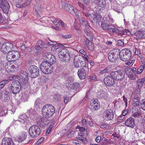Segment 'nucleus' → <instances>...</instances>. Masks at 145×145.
<instances>
[{
	"instance_id": "f257e3e1",
	"label": "nucleus",
	"mask_w": 145,
	"mask_h": 145,
	"mask_svg": "<svg viewBox=\"0 0 145 145\" xmlns=\"http://www.w3.org/2000/svg\"><path fill=\"white\" fill-rule=\"evenodd\" d=\"M56 62V60L54 56L49 59H46V61H43L40 64L41 71L45 74L51 73L55 68L54 64Z\"/></svg>"
},
{
	"instance_id": "f03ea898",
	"label": "nucleus",
	"mask_w": 145,
	"mask_h": 145,
	"mask_svg": "<svg viewBox=\"0 0 145 145\" xmlns=\"http://www.w3.org/2000/svg\"><path fill=\"white\" fill-rule=\"evenodd\" d=\"M55 113L54 107L52 105H45L42 109V115L46 118H48L52 116Z\"/></svg>"
},
{
	"instance_id": "7ed1b4c3",
	"label": "nucleus",
	"mask_w": 145,
	"mask_h": 145,
	"mask_svg": "<svg viewBox=\"0 0 145 145\" xmlns=\"http://www.w3.org/2000/svg\"><path fill=\"white\" fill-rule=\"evenodd\" d=\"M58 54L60 60L63 62H67L70 59V52L66 48L59 49Z\"/></svg>"
},
{
	"instance_id": "20e7f679",
	"label": "nucleus",
	"mask_w": 145,
	"mask_h": 145,
	"mask_svg": "<svg viewBox=\"0 0 145 145\" xmlns=\"http://www.w3.org/2000/svg\"><path fill=\"white\" fill-rule=\"evenodd\" d=\"M119 55L120 56V50L117 48L113 49L108 53V59L110 62L116 64V62L119 59Z\"/></svg>"
},
{
	"instance_id": "39448f33",
	"label": "nucleus",
	"mask_w": 145,
	"mask_h": 145,
	"mask_svg": "<svg viewBox=\"0 0 145 145\" xmlns=\"http://www.w3.org/2000/svg\"><path fill=\"white\" fill-rule=\"evenodd\" d=\"M28 132L30 137L33 138L39 136L41 133V130L37 125H35L31 126L29 127Z\"/></svg>"
},
{
	"instance_id": "423d86ee",
	"label": "nucleus",
	"mask_w": 145,
	"mask_h": 145,
	"mask_svg": "<svg viewBox=\"0 0 145 145\" xmlns=\"http://www.w3.org/2000/svg\"><path fill=\"white\" fill-rule=\"evenodd\" d=\"M108 31L110 34L115 33L123 37H125L124 36L126 35H131V33L129 30L125 29L123 30H119L114 27V26L112 25H112H110V27L109 28Z\"/></svg>"
},
{
	"instance_id": "0eeeda50",
	"label": "nucleus",
	"mask_w": 145,
	"mask_h": 145,
	"mask_svg": "<svg viewBox=\"0 0 145 145\" xmlns=\"http://www.w3.org/2000/svg\"><path fill=\"white\" fill-rule=\"evenodd\" d=\"M132 57L131 52L128 48H125L120 51V58L124 61H129Z\"/></svg>"
},
{
	"instance_id": "6e6552de",
	"label": "nucleus",
	"mask_w": 145,
	"mask_h": 145,
	"mask_svg": "<svg viewBox=\"0 0 145 145\" xmlns=\"http://www.w3.org/2000/svg\"><path fill=\"white\" fill-rule=\"evenodd\" d=\"M110 75L113 77L115 80L120 81H122L124 78L125 73L123 70H119L111 72Z\"/></svg>"
},
{
	"instance_id": "1a4fd4ad",
	"label": "nucleus",
	"mask_w": 145,
	"mask_h": 145,
	"mask_svg": "<svg viewBox=\"0 0 145 145\" xmlns=\"http://www.w3.org/2000/svg\"><path fill=\"white\" fill-rule=\"evenodd\" d=\"M27 74L31 78H35L39 75V71L38 68L35 65L30 66L28 69Z\"/></svg>"
},
{
	"instance_id": "9d476101",
	"label": "nucleus",
	"mask_w": 145,
	"mask_h": 145,
	"mask_svg": "<svg viewBox=\"0 0 145 145\" xmlns=\"http://www.w3.org/2000/svg\"><path fill=\"white\" fill-rule=\"evenodd\" d=\"M20 56V54L18 51L11 50L10 52L7 54V59L9 61L17 60Z\"/></svg>"
},
{
	"instance_id": "9b49d317",
	"label": "nucleus",
	"mask_w": 145,
	"mask_h": 145,
	"mask_svg": "<svg viewBox=\"0 0 145 145\" xmlns=\"http://www.w3.org/2000/svg\"><path fill=\"white\" fill-rule=\"evenodd\" d=\"M18 81L20 84H25L28 80V75L27 72L25 71H21L20 76H18Z\"/></svg>"
},
{
	"instance_id": "f8f14e48",
	"label": "nucleus",
	"mask_w": 145,
	"mask_h": 145,
	"mask_svg": "<svg viewBox=\"0 0 145 145\" xmlns=\"http://www.w3.org/2000/svg\"><path fill=\"white\" fill-rule=\"evenodd\" d=\"M0 8L3 11V13L8 16V12L10 6L8 2L6 0H2L0 2Z\"/></svg>"
},
{
	"instance_id": "ddd939ff",
	"label": "nucleus",
	"mask_w": 145,
	"mask_h": 145,
	"mask_svg": "<svg viewBox=\"0 0 145 145\" xmlns=\"http://www.w3.org/2000/svg\"><path fill=\"white\" fill-rule=\"evenodd\" d=\"M35 121L39 127L43 128L46 126L48 124L47 121L45 118L41 116H38L35 119Z\"/></svg>"
},
{
	"instance_id": "4468645a",
	"label": "nucleus",
	"mask_w": 145,
	"mask_h": 145,
	"mask_svg": "<svg viewBox=\"0 0 145 145\" xmlns=\"http://www.w3.org/2000/svg\"><path fill=\"white\" fill-rule=\"evenodd\" d=\"M13 45L9 42H6L3 43L1 46V51L4 54L8 53L12 50Z\"/></svg>"
},
{
	"instance_id": "2eb2a0df",
	"label": "nucleus",
	"mask_w": 145,
	"mask_h": 145,
	"mask_svg": "<svg viewBox=\"0 0 145 145\" xmlns=\"http://www.w3.org/2000/svg\"><path fill=\"white\" fill-rule=\"evenodd\" d=\"M115 79L110 75L107 76L103 79L105 86L109 87H114L115 84Z\"/></svg>"
},
{
	"instance_id": "dca6fc26",
	"label": "nucleus",
	"mask_w": 145,
	"mask_h": 145,
	"mask_svg": "<svg viewBox=\"0 0 145 145\" xmlns=\"http://www.w3.org/2000/svg\"><path fill=\"white\" fill-rule=\"evenodd\" d=\"M114 116L113 111L112 109L105 110L103 113V118L107 121L112 120Z\"/></svg>"
},
{
	"instance_id": "f3484780",
	"label": "nucleus",
	"mask_w": 145,
	"mask_h": 145,
	"mask_svg": "<svg viewBox=\"0 0 145 145\" xmlns=\"http://www.w3.org/2000/svg\"><path fill=\"white\" fill-rule=\"evenodd\" d=\"M83 44L85 48L91 51H93L94 49L95 45L89 40L86 38L83 41Z\"/></svg>"
},
{
	"instance_id": "a211bd4d",
	"label": "nucleus",
	"mask_w": 145,
	"mask_h": 145,
	"mask_svg": "<svg viewBox=\"0 0 145 145\" xmlns=\"http://www.w3.org/2000/svg\"><path fill=\"white\" fill-rule=\"evenodd\" d=\"M27 136V133L23 131L18 136L14 137V139L15 141L19 142H22L26 139Z\"/></svg>"
},
{
	"instance_id": "6ab92c4d",
	"label": "nucleus",
	"mask_w": 145,
	"mask_h": 145,
	"mask_svg": "<svg viewBox=\"0 0 145 145\" xmlns=\"http://www.w3.org/2000/svg\"><path fill=\"white\" fill-rule=\"evenodd\" d=\"M90 105L91 108L93 110H98L100 107V105L98 100L97 99H93L90 102Z\"/></svg>"
},
{
	"instance_id": "aec40b11",
	"label": "nucleus",
	"mask_w": 145,
	"mask_h": 145,
	"mask_svg": "<svg viewBox=\"0 0 145 145\" xmlns=\"http://www.w3.org/2000/svg\"><path fill=\"white\" fill-rule=\"evenodd\" d=\"M47 48V43L44 42L41 40H39L37 42V45L35 46V48L38 50H41L43 48Z\"/></svg>"
},
{
	"instance_id": "412c9836",
	"label": "nucleus",
	"mask_w": 145,
	"mask_h": 145,
	"mask_svg": "<svg viewBox=\"0 0 145 145\" xmlns=\"http://www.w3.org/2000/svg\"><path fill=\"white\" fill-rule=\"evenodd\" d=\"M125 124L128 127L133 128L135 126L134 119L131 117H130L126 120Z\"/></svg>"
},
{
	"instance_id": "4be33fe9",
	"label": "nucleus",
	"mask_w": 145,
	"mask_h": 145,
	"mask_svg": "<svg viewBox=\"0 0 145 145\" xmlns=\"http://www.w3.org/2000/svg\"><path fill=\"white\" fill-rule=\"evenodd\" d=\"M86 69L82 68L78 70V75L79 78L81 79H84L86 77Z\"/></svg>"
},
{
	"instance_id": "5701e85b",
	"label": "nucleus",
	"mask_w": 145,
	"mask_h": 145,
	"mask_svg": "<svg viewBox=\"0 0 145 145\" xmlns=\"http://www.w3.org/2000/svg\"><path fill=\"white\" fill-rule=\"evenodd\" d=\"M106 6L103 2H100L99 3L97 4L95 7L96 11L97 12L101 13L105 9Z\"/></svg>"
},
{
	"instance_id": "b1692460",
	"label": "nucleus",
	"mask_w": 145,
	"mask_h": 145,
	"mask_svg": "<svg viewBox=\"0 0 145 145\" xmlns=\"http://www.w3.org/2000/svg\"><path fill=\"white\" fill-rule=\"evenodd\" d=\"M2 145H14V143L11 138H4L2 140Z\"/></svg>"
},
{
	"instance_id": "393cba45",
	"label": "nucleus",
	"mask_w": 145,
	"mask_h": 145,
	"mask_svg": "<svg viewBox=\"0 0 145 145\" xmlns=\"http://www.w3.org/2000/svg\"><path fill=\"white\" fill-rule=\"evenodd\" d=\"M63 8L65 10L68 11L71 14H72L73 11V7L70 5L64 3L63 5Z\"/></svg>"
},
{
	"instance_id": "a878e982",
	"label": "nucleus",
	"mask_w": 145,
	"mask_h": 145,
	"mask_svg": "<svg viewBox=\"0 0 145 145\" xmlns=\"http://www.w3.org/2000/svg\"><path fill=\"white\" fill-rule=\"evenodd\" d=\"M81 57H76L74 58V64L75 67L76 68H80V63H81Z\"/></svg>"
},
{
	"instance_id": "bb28decb",
	"label": "nucleus",
	"mask_w": 145,
	"mask_h": 145,
	"mask_svg": "<svg viewBox=\"0 0 145 145\" xmlns=\"http://www.w3.org/2000/svg\"><path fill=\"white\" fill-rule=\"evenodd\" d=\"M135 35L139 38H145V29L143 30L138 31L134 33Z\"/></svg>"
},
{
	"instance_id": "cd10ccee",
	"label": "nucleus",
	"mask_w": 145,
	"mask_h": 145,
	"mask_svg": "<svg viewBox=\"0 0 145 145\" xmlns=\"http://www.w3.org/2000/svg\"><path fill=\"white\" fill-rule=\"evenodd\" d=\"M28 44H30L29 42H24L21 46H20V49L22 50H24L27 48V50H28V51L30 52L31 51V48H29V46H28Z\"/></svg>"
},
{
	"instance_id": "c85d7f7f",
	"label": "nucleus",
	"mask_w": 145,
	"mask_h": 145,
	"mask_svg": "<svg viewBox=\"0 0 145 145\" xmlns=\"http://www.w3.org/2000/svg\"><path fill=\"white\" fill-rule=\"evenodd\" d=\"M112 9L116 12L120 13L122 12V8L120 5L115 4L112 7Z\"/></svg>"
},
{
	"instance_id": "c756f323",
	"label": "nucleus",
	"mask_w": 145,
	"mask_h": 145,
	"mask_svg": "<svg viewBox=\"0 0 145 145\" xmlns=\"http://www.w3.org/2000/svg\"><path fill=\"white\" fill-rule=\"evenodd\" d=\"M132 112L133 116L135 117H138L141 115L138 109L136 107L133 108Z\"/></svg>"
},
{
	"instance_id": "7c9ffc66",
	"label": "nucleus",
	"mask_w": 145,
	"mask_h": 145,
	"mask_svg": "<svg viewBox=\"0 0 145 145\" xmlns=\"http://www.w3.org/2000/svg\"><path fill=\"white\" fill-rule=\"evenodd\" d=\"M20 88H17L14 87L10 86V91L14 94H16L18 93L21 90Z\"/></svg>"
},
{
	"instance_id": "2f4dec72",
	"label": "nucleus",
	"mask_w": 145,
	"mask_h": 145,
	"mask_svg": "<svg viewBox=\"0 0 145 145\" xmlns=\"http://www.w3.org/2000/svg\"><path fill=\"white\" fill-rule=\"evenodd\" d=\"M106 22V21L105 20L104 21L102 22L101 25L103 29L105 30H108L109 28L110 27V25Z\"/></svg>"
},
{
	"instance_id": "473e14b6",
	"label": "nucleus",
	"mask_w": 145,
	"mask_h": 145,
	"mask_svg": "<svg viewBox=\"0 0 145 145\" xmlns=\"http://www.w3.org/2000/svg\"><path fill=\"white\" fill-rule=\"evenodd\" d=\"M9 94V92L6 90H5L3 91L2 93V98L3 99L4 101L6 102L9 99L8 94Z\"/></svg>"
},
{
	"instance_id": "72a5a7b5",
	"label": "nucleus",
	"mask_w": 145,
	"mask_h": 145,
	"mask_svg": "<svg viewBox=\"0 0 145 145\" xmlns=\"http://www.w3.org/2000/svg\"><path fill=\"white\" fill-rule=\"evenodd\" d=\"M14 87H16L18 88L21 89V84L18 81V80H15L13 81L11 84V86Z\"/></svg>"
},
{
	"instance_id": "f704fd0d",
	"label": "nucleus",
	"mask_w": 145,
	"mask_h": 145,
	"mask_svg": "<svg viewBox=\"0 0 145 145\" xmlns=\"http://www.w3.org/2000/svg\"><path fill=\"white\" fill-rule=\"evenodd\" d=\"M81 63H80V68L82 67L85 69H87L86 67V60L84 59H83V58L81 57Z\"/></svg>"
},
{
	"instance_id": "c9c22d12",
	"label": "nucleus",
	"mask_w": 145,
	"mask_h": 145,
	"mask_svg": "<svg viewBox=\"0 0 145 145\" xmlns=\"http://www.w3.org/2000/svg\"><path fill=\"white\" fill-rule=\"evenodd\" d=\"M9 82V80H3L0 81V89L3 88L5 85L7 84Z\"/></svg>"
},
{
	"instance_id": "e433bc0d",
	"label": "nucleus",
	"mask_w": 145,
	"mask_h": 145,
	"mask_svg": "<svg viewBox=\"0 0 145 145\" xmlns=\"http://www.w3.org/2000/svg\"><path fill=\"white\" fill-rule=\"evenodd\" d=\"M26 116L24 114L20 116L18 120L22 123H24L26 121Z\"/></svg>"
},
{
	"instance_id": "4c0bfd02",
	"label": "nucleus",
	"mask_w": 145,
	"mask_h": 145,
	"mask_svg": "<svg viewBox=\"0 0 145 145\" xmlns=\"http://www.w3.org/2000/svg\"><path fill=\"white\" fill-rule=\"evenodd\" d=\"M131 71V69L130 67H126L125 69V73L128 76H129V75L133 74Z\"/></svg>"
},
{
	"instance_id": "58836bf2",
	"label": "nucleus",
	"mask_w": 145,
	"mask_h": 145,
	"mask_svg": "<svg viewBox=\"0 0 145 145\" xmlns=\"http://www.w3.org/2000/svg\"><path fill=\"white\" fill-rule=\"evenodd\" d=\"M81 24L85 26H89V24L88 23L87 21L84 20L82 18H81L79 20Z\"/></svg>"
},
{
	"instance_id": "ea45409f",
	"label": "nucleus",
	"mask_w": 145,
	"mask_h": 145,
	"mask_svg": "<svg viewBox=\"0 0 145 145\" xmlns=\"http://www.w3.org/2000/svg\"><path fill=\"white\" fill-rule=\"evenodd\" d=\"M53 98L54 99H56L57 102H59L61 98V96L58 93H55L54 95Z\"/></svg>"
},
{
	"instance_id": "a19ab883",
	"label": "nucleus",
	"mask_w": 145,
	"mask_h": 145,
	"mask_svg": "<svg viewBox=\"0 0 145 145\" xmlns=\"http://www.w3.org/2000/svg\"><path fill=\"white\" fill-rule=\"evenodd\" d=\"M71 87H71V88H72L73 89H75V90H76L80 87V85L79 83L77 82H74L72 84Z\"/></svg>"
},
{
	"instance_id": "79ce46f5",
	"label": "nucleus",
	"mask_w": 145,
	"mask_h": 145,
	"mask_svg": "<svg viewBox=\"0 0 145 145\" xmlns=\"http://www.w3.org/2000/svg\"><path fill=\"white\" fill-rule=\"evenodd\" d=\"M144 69V67L143 66V65H142L138 69L136 72L137 74H140L142 72Z\"/></svg>"
},
{
	"instance_id": "37998d69",
	"label": "nucleus",
	"mask_w": 145,
	"mask_h": 145,
	"mask_svg": "<svg viewBox=\"0 0 145 145\" xmlns=\"http://www.w3.org/2000/svg\"><path fill=\"white\" fill-rule=\"evenodd\" d=\"M82 13L83 15L85 16L87 18H88L90 17L91 14L89 13V11L86 10H84L82 11Z\"/></svg>"
},
{
	"instance_id": "c03bdc74",
	"label": "nucleus",
	"mask_w": 145,
	"mask_h": 145,
	"mask_svg": "<svg viewBox=\"0 0 145 145\" xmlns=\"http://www.w3.org/2000/svg\"><path fill=\"white\" fill-rule=\"evenodd\" d=\"M140 104L141 108L143 110H145V99L140 101Z\"/></svg>"
},
{
	"instance_id": "a18cd8bd",
	"label": "nucleus",
	"mask_w": 145,
	"mask_h": 145,
	"mask_svg": "<svg viewBox=\"0 0 145 145\" xmlns=\"http://www.w3.org/2000/svg\"><path fill=\"white\" fill-rule=\"evenodd\" d=\"M77 138L78 140H80L84 143H86L88 142V140L85 137H77Z\"/></svg>"
},
{
	"instance_id": "49530a36",
	"label": "nucleus",
	"mask_w": 145,
	"mask_h": 145,
	"mask_svg": "<svg viewBox=\"0 0 145 145\" xmlns=\"http://www.w3.org/2000/svg\"><path fill=\"white\" fill-rule=\"evenodd\" d=\"M143 82L142 79H140L138 80L137 82V84L138 85V86L141 87L143 85Z\"/></svg>"
},
{
	"instance_id": "de8ad7c7",
	"label": "nucleus",
	"mask_w": 145,
	"mask_h": 145,
	"mask_svg": "<svg viewBox=\"0 0 145 145\" xmlns=\"http://www.w3.org/2000/svg\"><path fill=\"white\" fill-rule=\"evenodd\" d=\"M110 71V68L109 67H107L103 70L100 71V73L104 74L106 72H109Z\"/></svg>"
},
{
	"instance_id": "09e8293b",
	"label": "nucleus",
	"mask_w": 145,
	"mask_h": 145,
	"mask_svg": "<svg viewBox=\"0 0 145 145\" xmlns=\"http://www.w3.org/2000/svg\"><path fill=\"white\" fill-rule=\"evenodd\" d=\"M78 5L79 7L82 9L83 11L87 10V8L85 7L84 4L80 2H78Z\"/></svg>"
},
{
	"instance_id": "8fccbe9b",
	"label": "nucleus",
	"mask_w": 145,
	"mask_h": 145,
	"mask_svg": "<svg viewBox=\"0 0 145 145\" xmlns=\"http://www.w3.org/2000/svg\"><path fill=\"white\" fill-rule=\"evenodd\" d=\"M77 129L79 130V131L82 133H83L86 131V128L83 127H81L79 125H78L76 127Z\"/></svg>"
},
{
	"instance_id": "3c124183",
	"label": "nucleus",
	"mask_w": 145,
	"mask_h": 145,
	"mask_svg": "<svg viewBox=\"0 0 145 145\" xmlns=\"http://www.w3.org/2000/svg\"><path fill=\"white\" fill-rule=\"evenodd\" d=\"M97 96L99 98H103L105 96V93L103 91L98 92Z\"/></svg>"
},
{
	"instance_id": "603ef678",
	"label": "nucleus",
	"mask_w": 145,
	"mask_h": 145,
	"mask_svg": "<svg viewBox=\"0 0 145 145\" xmlns=\"http://www.w3.org/2000/svg\"><path fill=\"white\" fill-rule=\"evenodd\" d=\"M141 88L138 86V88L135 90L134 93L140 94L141 93Z\"/></svg>"
},
{
	"instance_id": "864d4df0",
	"label": "nucleus",
	"mask_w": 145,
	"mask_h": 145,
	"mask_svg": "<svg viewBox=\"0 0 145 145\" xmlns=\"http://www.w3.org/2000/svg\"><path fill=\"white\" fill-rule=\"evenodd\" d=\"M61 36V37L63 38L67 39L71 38L72 35L71 34H67L65 35H62Z\"/></svg>"
},
{
	"instance_id": "5fc2aeb1",
	"label": "nucleus",
	"mask_w": 145,
	"mask_h": 145,
	"mask_svg": "<svg viewBox=\"0 0 145 145\" xmlns=\"http://www.w3.org/2000/svg\"><path fill=\"white\" fill-rule=\"evenodd\" d=\"M32 0H26L24 3L22 4L23 6H24V7L29 5Z\"/></svg>"
},
{
	"instance_id": "6e6d98bb",
	"label": "nucleus",
	"mask_w": 145,
	"mask_h": 145,
	"mask_svg": "<svg viewBox=\"0 0 145 145\" xmlns=\"http://www.w3.org/2000/svg\"><path fill=\"white\" fill-rule=\"evenodd\" d=\"M117 44L118 46H124V42L121 40H118L117 41Z\"/></svg>"
},
{
	"instance_id": "4d7b16f0",
	"label": "nucleus",
	"mask_w": 145,
	"mask_h": 145,
	"mask_svg": "<svg viewBox=\"0 0 145 145\" xmlns=\"http://www.w3.org/2000/svg\"><path fill=\"white\" fill-rule=\"evenodd\" d=\"M44 56L45 57L44 61H46V59H49L52 57V55L50 54L47 53Z\"/></svg>"
},
{
	"instance_id": "13d9d810",
	"label": "nucleus",
	"mask_w": 145,
	"mask_h": 145,
	"mask_svg": "<svg viewBox=\"0 0 145 145\" xmlns=\"http://www.w3.org/2000/svg\"><path fill=\"white\" fill-rule=\"evenodd\" d=\"M97 22H99L102 19V16L99 14L96 13Z\"/></svg>"
},
{
	"instance_id": "bf43d9fd",
	"label": "nucleus",
	"mask_w": 145,
	"mask_h": 145,
	"mask_svg": "<svg viewBox=\"0 0 145 145\" xmlns=\"http://www.w3.org/2000/svg\"><path fill=\"white\" fill-rule=\"evenodd\" d=\"M53 127V125H50L47 128V130L46 132V134H49L51 130Z\"/></svg>"
},
{
	"instance_id": "052dcab7",
	"label": "nucleus",
	"mask_w": 145,
	"mask_h": 145,
	"mask_svg": "<svg viewBox=\"0 0 145 145\" xmlns=\"http://www.w3.org/2000/svg\"><path fill=\"white\" fill-rule=\"evenodd\" d=\"M18 78V76L15 75H12L10 76L9 78V80H15L16 78Z\"/></svg>"
},
{
	"instance_id": "680f3d73",
	"label": "nucleus",
	"mask_w": 145,
	"mask_h": 145,
	"mask_svg": "<svg viewBox=\"0 0 145 145\" xmlns=\"http://www.w3.org/2000/svg\"><path fill=\"white\" fill-rule=\"evenodd\" d=\"M18 78V76L15 75H12L10 76L9 78V80H15L16 78Z\"/></svg>"
},
{
	"instance_id": "e2e57ef3",
	"label": "nucleus",
	"mask_w": 145,
	"mask_h": 145,
	"mask_svg": "<svg viewBox=\"0 0 145 145\" xmlns=\"http://www.w3.org/2000/svg\"><path fill=\"white\" fill-rule=\"evenodd\" d=\"M134 97L133 99L137 100L138 101H140V98L139 97V95L134 93Z\"/></svg>"
},
{
	"instance_id": "0e129e2a",
	"label": "nucleus",
	"mask_w": 145,
	"mask_h": 145,
	"mask_svg": "<svg viewBox=\"0 0 145 145\" xmlns=\"http://www.w3.org/2000/svg\"><path fill=\"white\" fill-rule=\"evenodd\" d=\"M41 100L39 98H37L36 100L35 103V105L36 106H39L41 103Z\"/></svg>"
},
{
	"instance_id": "69168bd1",
	"label": "nucleus",
	"mask_w": 145,
	"mask_h": 145,
	"mask_svg": "<svg viewBox=\"0 0 145 145\" xmlns=\"http://www.w3.org/2000/svg\"><path fill=\"white\" fill-rule=\"evenodd\" d=\"M34 112H35L33 111V109L31 108L28 110L27 112V113H28L29 115L33 114Z\"/></svg>"
},
{
	"instance_id": "338daca9",
	"label": "nucleus",
	"mask_w": 145,
	"mask_h": 145,
	"mask_svg": "<svg viewBox=\"0 0 145 145\" xmlns=\"http://www.w3.org/2000/svg\"><path fill=\"white\" fill-rule=\"evenodd\" d=\"M59 20H54L53 22V23L57 27H58L59 26V25H60V24L59 23Z\"/></svg>"
},
{
	"instance_id": "774afa93",
	"label": "nucleus",
	"mask_w": 145,
	"mask_h": 145,
	"mask_svg": "<svg viewBox=\"0 0 145 145\" xmlns=\"http://www.w3.org/2000/svg\"><path fill=\"white\" fill-rule=\"evenodd\" d=\"M64 102L65 104H67L69 101L70 98L68 97H64Z\"/></svg>"
}]
</instances>
